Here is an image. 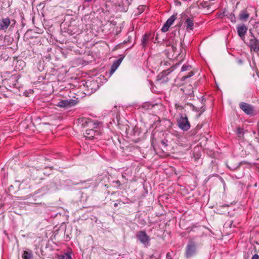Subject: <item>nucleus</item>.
<instances>
[{"label":"nucleus","instance_id":"1","mask_svg":"<svg viewBox=\"0 0 259 259\" xmlns=\"http://www.w3.org/2000/svg\"><path fill=\"white\" fill-rule=\"evenodd\" d=\"M198 244L194 238H190L185 248V256L190 259L195 256L198 252Z\"/></svg>","mask_w":259,"mask_h":259},{"label":"nucleus","instance_id":"2","mask_svg":"<svg viewBox=\"0 0 259 259\" xmlns=\"http://www.w3.org/2000/svg\"><path fill=\"white\" fill-rule=\"evenodd\" d=\"M16 23L14 19L11 20L9 17L0 19V31H6L10 27V29L13 28Z\"/></svg>","mask_w":259,"mask_h":259},{"label":"nucleus","instance_id":"3","mask_svg":"<svg viewBox=\"0 0 259 259\" xmlns=\"http://www.w3.org/2000/svg\"><path fill=\"white\" fill-rule=\"evenodd\" d=\"M179 127L183 131H187L190 128V123L185 113L180 114V118L178 119Z\"/></svg>","mask_w":259,"mask_h":259},{"label":"nucleus","instance_id":"4","mask_svg":"<svg viewBox=\"0 0 259 259\" xmlns=\"http://www.w3.org/2000/svg\"><path fill=\"white\" fill-rule=\"evenodd\" d=\"M179 65L180 63H177L168 69L164 70L161 73H159L157 76V81H161L162 83L167 82L168 81L167 76L175 70Z\"/></svg>","mask_w":259,"mask_h":259},{"label":"nucleus","instance_id":"5","mask_svg":"<svg viewBox=\"0 0 259 259\" xmlns=\"http://www.w3.org/2000/svg\"><path fill=\"white\" fill-rule=\"evenodd\" d=\"M77 122L81 127H93L97 128L98 126V124L95 123L92 119L86 118L84 117H81L78 119Z\"/></svg>","mask_w":259,"mask_h":259},{"label":"nucleus","instance_id":"6","mask_svg":"<svg viewBox=\"0 0 259 259\" xmlns=\"http://www.w3.org/2000/svg\"><path fill=\"white\" fill-rule=\"evenodd\" d=\"M136 237L144 245L149 244L150 240V237L146 234L145 231H140L138 232Z\"/></svg>","mask_w":259,"mask_h":259},{"label":"nucleus","instance_id":"7","mask_svg":"<svg viewBox=\"0 0 259 259\" xmlns=\"http://www.w3.org/2000/svg\"><path fill=\"white\" fill-rule=\"evenodd\" d=\"M154 35H152L150 33H145L141 39V45L143 48L147 47L151 42L156 43V41H154Z\"/></svg>","mask_w":259,"mask_h":259},{"label":"nucleus","instance_id":"8","mask_svg":"<svg viewBox=\"0 0 259 259\" xmlns=\"http://www.w3.org/2000/svg\"><path fill=\"white\" fill-rule=\"evenodd\" d=\"M239 107L246 114L250 116L254 114V107L252 105L245 102H241Z\"/></svg>","mask_w":259,"mask_h":259},{"label":"nucleus","instance_id":"9","mask_svg":"<svg viewBox=\"0 0 259 259\" xmlns=\"http://www.w3.org/2000/svg\"><path fill=\"white\" fill-rule=\"evenodd\" d=\"M85 137L89 139H92L97 138V136L100 135L99 130L97 128L90 127L85 131Z\"/></svg>","mask_w":259,"mask_h":259},{"label":"nucleus","instance_id":"10","mask_svg":"<svg viewBox=\"0 0 259 259\" xmlns=\"http://www.w3.org/2000/svg\"><path fill=\"white\" fill-rule=\"evenodd\" d=\"M77 103L75 100H62L60 101L57 104V106L60 107L68 108L74 106Z\"/></svg>","mask_w":259,"mask_h":259},{"label":"nucleus","instance_id":"11","mask_svg":"<svg viewBox=\"0 0 259 259\" xmlns=\"http://www.w3.org/2000/svg\"><path fill=\"white\" fill-rule=\"evenodd\" d=\"M177 14H174L167 19L161 29L163 32H165L168 30L170 26L173 24L177 19Z\"/></svg>","mask_w":259,"mask_h":259},{"label":"nucleus","instance_id":"12","mask_svg":"<svg viewBox=\"0 0 259 259\" xmlns=\"http://www.w3.org/2000/svg\"><path fill=\"white\" fill-rule=\"evenodd\" d=\"M249 46L251 50H253L256 53L259 52V40L254 36L249 40Z\"/></svg>","mask_w":259,"mask_h":259},{"label":"nucleus","instance_id":"13","mask_svg":"<svg viewBox=\"0 0 259 259\" xmlns=\"http://www.w3.org/2000/svg\"><path fill=\"white\" fill-rule=\"evenodd\" d=\"M122 60L123 58H120L114 61L111 67V69L110 70V75H112L115 71V70L117 69V68L119 67V65L121 63Z\"/></svg>","mask_w":259,"mask_h":259},{"label":"nucleus","instance_id":"14","mask_svg":"<svg viewBox=\"0 0 259 259\" xmlns=\"http://www.w3.org/2000/svg\"><path fill=\"white\" fill-rule=\"evenodd\" d=\"M247 28L244 24L239 25L237 27V32L238 35L241 37H244L247 32Z\"/></svg>","mask_w":259,"mask_h":259},{"label":"nucleus","instance_id":"15","mask_svg":"<svg viewBox=\"0 0 259 259\" xmlns=\"http://www.w3.org/2000/svg\"><path fill=\"white\" fill-rule=\"evenodd\" d=\"M186 29L188 31L191 30L193 29L194 19L193 18L188 17L185 21Z\"/></svg>","mask_w":259,"mask_h":259},{"label":"nucleus","instance_id":"16","mask_svg":"<svg viewBox=\"0 0 259 259\" xmlns=\"http://www.w3.org/2000/svg\"><path fill=\"white\" fill-rule=\"evenodd\" d=\"M235 133L239 140H242L244 138V132L243 128L238 126L235 130Z\"/></svg>","mask_w":259,"mask_h":259},{"label":"nucleus","instance_id":"17","mask_svg":"<svg viewBox=\"0 0 259 259\" xmlns=\"http://www.w3.org/2000/svg\"><path fill=\"white\" fill-rule=\"evenodd\" d=\"M22 259H32L33 254L31 250L24 251L22 255Z\"/></svg>","mask_w":259,"mask_h":259},{"label":"nucleus","instance_id":"18","mask_svg":"<svg viewBox=\"0 0 259 259\" xmlns=\"http://www.w3.org/2000/svg\"><path fill=\"white\" fill-rule=\"evenodd\" d=\"M249 14L245 11H242L240 12L239 14V18L241 20L246 21L249 18Z\"/></svg>","mask_w":259,"mask_h":259},{"label":"nucleus","instance_id":"19","mask_svg":"<svg viewBox=\"0 0 259 259\" xmlns=\"http://www.w3.org/2000/svg\"><path fill=\"white\" fill-rule=\"evenodd\" d=\"M132 0H122V3L123 5V11L126 12L128 10V6L131 5Z\"/></svg>","mask_w":259,"mask_h":259},{"label":"nucleus","instance_id":"20","mask_svg":"<svg viewBox=\"0 0 259 259\" xmlns=\"http://www.w3.org/2000/svg\"><path fill=\"white\" fill-rule=\"evenodd\" d=\"M193 109L194 110L196 111V112H200V113L198 114V116H199L201 113H202L205 110V109L203 106L201 107V108L199 109L198 108L195 107V106H193Z\"/></svg>","mask_w":259,"mask_h":259},{"label":"nucleus","instance_id":"21","mask_svg":"<svg viewBox=\"0 0 259 259\" xmlns=\"http://www.w3.org/2000/svg\"><path fill=\"white\" fill-rule=\"evenodd\" d=\"M194 75V73L193 71H190L188 73V74L186 75L183 76L181 78V81H185L186 79L191 77Z\"/></svg>","mask_w":259,"mask_h":259},{"label":"nucleus","instance_id":"22","mask_svg":"<svg viewBox=\"0 0 259 259\" xmlns=\"http://www.w3.org/2000/svg\"><path fill=\"white\" fill-rule=\"evenodd\" d=\"M61 259H72V257L69 253H65L62 255Z\"/></svg>","mask_w":259,"mask_h":259},{"label":"nucleus","instance_id":"23","mask_svg":"<svg viewBox=\"0 0 259 259\" xmlns=\"http://www.w3.org/2000/svg\"><path fill=\"white\" fill-rule=\"evenodd\" d=\"M191 66L189 65H186V64L183 65V66H182V67L181 68V71H187L189 70V68H191Z\"/></svg>","mask_w":259,"mask_h":259},{"label":"nucleus","instance_id":"24","mask_svg":"<svg viewBox=\"0 0 259 259\" xmlns=\"http://www.w3.org/2000/svg\"><path fill=\"white\" fill-rule=\"evenodd\" d=\"M145 6H140L138 8V10L139 11V12L138 13L140 14L142 13V12H143L145 10Z\"/></svg>","mask_w":259,"mask_h":259},{"label":"nucleus","instance_id":"25","mask_svg":"<svg viewBox=\"0 0 259 259\" xmlns=\"http://www.w3.org/2000/svg\"><path fill=\"white\" fill-rule=\"evenodd\" d=\"M229 18L231 20V21L233 22H235L236 21V18H235V15L233 14V13H231L229 17Z\"/></svg>","mask_w":259,"mask_h":259},{"label":"nucleus","instance_id":"26","mask_svg":"<svg viewBox=\"0 0 259 259\" xmlns=\"http://www.w3.org/2000/svg\"><path fill=\"white\" fill-rule=\"evenodd\" d=\"M167 140L164 139L161 141V143L164 147H166L167 146Z\"/></svg>","mask_w":259,"mask_h":259},{"label":"nucleus","instance_id":"27","mask_svg":"<svg viewBox=\"0 0 259 259\" xmlns=\"http://www.w3.org/2000/svg\"><path fill=\"white\" fill-rule=\"evenodd\" d=\"M251 259H259V255L255 254L252 256Z\"/></svg>","mask_w":259,"mask_h":259},{"label":"nucleus","instance_id":"28","mask_svg":"<svg viewBox=\"0 0 259 259\" xmlns=\"http://www.w3.org/2000/svg\"><path fill=\"white\" fill-rule=\"evenodd\" d=\"M166 258L167 259H172L171 257V255H170V253L169 252H168L167 254H166Z\"/></svg>","mask_w":259,"mask_h":259},{"label":"nucleus","instance_id":"29","mask_svg":"<svg viewBox=\"0 0 259 259\" xmlns=\"http://www.w3.org/2000/svg\"><path fill=\"white\" fill-rule=\"evenodd\" d=\"M190 133L191 135H194L196 134V131L195 130H193L190 132Z\"/></svg>","mask_w":259,"mask_h":259},{"label":"nucleus","instance_id":"30","mask_svg":"<svg viewBox=\"0 0 259 259\" xmlns=\"http://www.w3.org/2000/svg\"><path fill=\"white\" fill-rule=\"evenodd\" d=\"M171 48H172V49L173 50V52H175L176 51V50H177V47L176 46H175L174 45H172L171 46Z\"/></svg>","mask_w":259,"mask_h":259},{"label":"nucleus","instance_id":"31","mask_svg":"<svg viewBox=\"0 0 259 259\" xmlns=\"http://www.w3.org/2000/svg\"><path fill=\"white\" fill-rule=\"evenodd\" d=\"M92 0H85V2H91Z\"/></svg>","mask_w":259,"mask_h":259},{"label":"nucleus","instance_id":"32","mask_svg":"<svg viewBox=\"0 0 259 259\" xmlns=\"http://www.w3.org/2000/svg\"><path fill=\"white\" fill-rule=\"evenodd\" d=\"M155 39L157 40V34H156V37H155Z\"/></svg>","mask_w":259,"mask_h":259},{"label":"nucleus","instance_id":"33","mask_svg":"<svg viewBox=\"0 0 259 259\" xmlns=\"http://www.w3.org/2000/svg\"><path fill=\"white\" fill-rule=\"evenodd\" d=\"M232 224V221L231 222V223L230 224V227H231V225Z\"/></svg>","mask_w":259,"mask_h":259},{"label":"nucleus","instance_id":"34","mask_svg":"<svg viewBox=\"0 0 259 259\" xmlns=\"http://www.w3.org/2000/svg\"><path fill=\"white\" fill-rule=\"evenodd\" d=\"M114 206H117V204L116 203L114 204Z\"/></svg>","mask_w":259,"mask_h":259},{"label":"nucleus","instance_id":"35","mask_svg":"<svg viewBox=\"0 0 259 259\" xmlns=\"http://www.w3.org/2000/svg\"><path fill=\"white\" fill-rule=\"evenodd\" d=\"M49 175H50L49 174H46L47 176H49Z\"/></svg>","mask_w":259,"mask_h":259}]
</instances>
